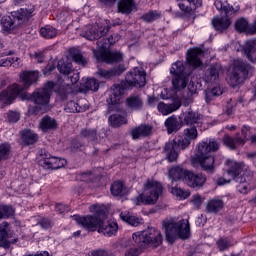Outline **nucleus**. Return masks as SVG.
I'll use <instances>...</instances> for the list:
<instances>
[{
	"label": "nucleus",
	"instance_id": "1",
	"mask_svg": "<svg viewBox=\"0 0 256 256\" xmlns=\"http://www.w3.org/2000/svg\"><path fill=\"white\" fill-rule=\"evenodd\" d=\"M183 136H176L173 142H167L164 146V153L166 155L167 161L173 163L177 161L179 157V149L185 151L191 145L192 141H195L199 137V132H197V127L190 126L183 131Z\"/></svg>",
	"mask_w": 256,
	"mask_h": 256
},
{
	"label": "nucleus",
	"instance_id": "2",
	"mask_svg": "<svg viewBox=\"0 0 256 256\" xmlns=\"http://www.w3.org/2000/svg\"><path fill=\"white\" fill-rule=\"evenodd\" d=\"M162 229L166 235V240L173 245L178 239H189L191 227L189 220L182 219L177 221L175 218H166L162 222Z\"/></svg>",
	"mask_w": 256,
	"mask_h": 256
},
{
	"label": "nucleus",
	"instance_id": "3",
	"mask_svg": "<svg viewBox=\"0 0 256 256\" xmlns=\"http://www.w3.org/2000/svg\"><path fill=\"white\" fill-rule=\"evenodd\" d=\"M90 213L94 215L80 216L74 215L72 218L77 225H81L86 231H96L101 223L107 219V208L104 205L94 204L89 207Z\"/></svg>",
	"mask_w": 256,
	"mask_h": 256
},
{
	"label": "nucleus",
	"instance_id": "4",
	"mask_svg": "<svg viewBox=\"0 0 256 256\" xmlns=\"http://www.w3.org/2000/svg\"><path fill=\"white\" fill-rule=\"evenodd\" d=\"M97 41V50H94V57L97 59L100 63H121L123 61V53L118 51H107L111 45H115L119 39H121V36L116 35L113 40H109V38H98Z\"/></svg>",
	"mask_w": 256,
	"mask_h": 256
},
{
	"label": "nucleus",
	"instance_id": "5",
	"mask_svg": "<svg viewBox=\"0 0 256 256\" xmlns=\"http://www.w3.org/2000/svg\"><path fill=\"white\" fill-rule=\"evenodd\" d=\"M39 74L34 71H25L20 75V79L24 83V87H21L19 84H13L8 87L7 90H4L0 93V103L4 105H11L13 101L17 98L19 93H23V89L31 87L33 83L37 81Z\"/></svg>",
	"mask_w": 256,
	"mask_h": 256
},
{
	"label": "nucleus",
	"instance_id": "6",
	"mask_svg": "<svg viewBox=\"0 0 256 256\" xmlns=\"http://www.w3.org/2000/svg\"><path fill=\"white\" fill-rule=\"evenodd\" d=\"M215 151H219V142L217 140L209 139L198 144L196 160L203 171H207L208 173L215 171V158L211 155V152Z\"/></svg>",
	"mask_w": 256,
	"mask_h": 256
},
{
	"label": "nucleus",
	"instance_id": "7",
	"mask_svg": "<svg viewBox=\"0 0 256 256\" xmlns=\"http://www.w3.org/2000/svg\"><path fill=\"white\" fill-rule=\"evenodd\" d=\"M55 87V83L47 82L42 88L36 89L32 93V101L35 105L30 107L28 112L31 115H37V113H47L49 111V101L51 100V93L53 92V88Z\"/></svg>",
	"mask_w": 256,
	"mask_h": 256
},
{
	"label": "nucleus",
	"instance_id": "8",
	"mask_svg": "<svg viewBox=\"0 0 256 256\" xmlns=\"http://www.w3.org/2000/svg\"><path fill=\"white\" fill-rule=\"evenodd\" d=\"M227 174L232 176L235 183H238L236 186L238 193H242L243 195L249 193V186L247 183L253 179V172H251V170H247L245 168V164L232 162Z\"/></svg>",
	"mask_w": 256,
	"mask_h": 256
},
{
	"label": "nucleus",
	"instance_id": "9",
	"mask_svg": "<svg viewBox=\"0 0 256 256\" xmlns=\"http://www.w3.org/2000/svg\"><path fill=\"white\" fill-rule=\"evenodd\" d=\"M132 239L140 249H145V247H152V249H157L161 243H163V236L161 232L155 228H148L142 232H136L132 235Z\"/></svg>",
	"mask_w": 256,
	"mask_h": 256
},
{
	"label": "nucleus",
	"instance_id": "10",
	"mask_svg": "<svg viewBox=\"0 0 256 256\" xmlns=\"http://www.w3.org/2000/svg\"><path fill=\"white\" fill-rule=\"evenodd\" d=\"M254 68L241 59L235 60L232 66V72L229 76L228 83L230 87H237L241 83H245L249 77L253 76Z\"/></svg>",
	"mask_w": 256,
	"mask_h": 256
},
{
	"label": "nucleus",
	"instance_id": "11",
	"mask_svg": "<svg viewBox=\"0 0 256 256\" xmlns=\"http://www.w3.org/2000/svg\"><path fill=\"white\" fill-rule=\"evenodd\" d=\"M161 195H163V185L155 180L148 179L144 183V192L137 197V201L138 203H144V205H155Z\"/></svg>",
	"mask_w": 256,
	"mask_h": 256
},
{
	"label": "nucleus",
	"instance_id": "12",
	"mask_svg": "<svg viewBox=\"0 0 256 256\" xmlns=\"http://www.w3.org/2000/svg\"><path fill=\"white\" fill-rule=\"evenodd\" d=\"M146 77L147 74L145 71H142L136 67L126 74L125 82L130 89L133 87H145L147 83Z\"/></svg>",
	"mask_w": 256,
	"mask_h": 256
},
{
	"label": "nucleus",
	"instance_id": "13",
	"mask_svg": "<svg viewBox=\"0 0 256 256\" xmlns=\"http://www.w3.org/2000/svg\"><path fill=\"white\" fill-rule=\"evenodd\" d=\"M242 137L237 134L236 137L225 136L224 144L229 147V149H237L238 145H245L246 141H249V135H251V127L244 125L241 129Z\"/></svg>",
	"mask_w": 256,
	"mask_h": 256
},
{
	"label": "nucleus",
	"instance_id": "14",
	"mask_svg": "<svg viewBox=\"0 0 256 256\" xmlns=\"http://www.w3.org/2000/svg\"><path fill=\"white\" fill-rule=\"evenodd\" d=\"M109 28H105L103 26L94 25L87 26L85 30L82 32L81 36L88 39V41H95L96 39H101L104 35H107Z\"/></svg>",
	"mask_w": 256,
	"mask_h": 256
},
{
	"label": "nucleus",
	"instance_id": "15",
	"mask_svg": "<svg viewBox=\"0 0 256 256\" xmlns=\"http://www.w3.org/2000/svg\"><path fill=\"white\" fill-rule=\"evenodd\" d=\"M40 165L44 167V169H61V167L67 165V160L53 157L50 154H44L40 160Z\"/></svg>",
	"mask_w": 256,
	"mask_h": 256
},
{
	"label": "nucleus",
	"instance_id": "16",
	"mask_svg": "<svg viewBox=\"0 0 256 256\" xmlns=\"http://www.w3.org/2000/svg\"><path fill=\"white\" fill-rule=\"evenodd\" d=\"M205 181H207V178L201 173L195 174L188 171L186 174L185 183L188 185V187H192L194 189L195 187H203V185H205Z\"/></svg>",
	"mask_w": 256,
	"mask_h": 256
},
{
	"label": "nucleus",
	"instance_id": "17",
	"mask_svg": "<svg viewBox=\"0 0 256 256\" xmlns=\"http://www.w3.org/2000/svg\"><path fill=\"white\" fill-rule=\"evenodd\" d=\"M201 57H203V50L200 48H193L188 51L186 61L191 65V67H201V65H203L201 62Z\"/></svg>",
	"mask_w": 256,
	"mask_h": 256
},
{
	"label": "nucleus",
	"instance_id": "18",
	"mask_svg": "<svg viewBox=\"0 0 256 256\" xmlns=\"http://www.w3.org/2000/svg\"><path fill=\"white\" fill-rule=\"evenodd\" d=\"M153 134V126L147 124H141L138 127H135L131 131V137L134 140L143 139L149 137Z\"/></svg>",
	"mask_w": 256,
	"mask_h": 256
},
{
	"label": "nucleus",
	"instance_id": "19",
	"mask_svg": "<svg viewBox=\"0 0 256 256\" xmlns=\"http://www.w3.org/2000/svg\"><path fill=\"white\" fill-rule=\"evenodd\" d=\"M123 73H125L124 65H118L110 70L99 68L97 71V75L103 79H113V77H119V75H123Z\"/></svg>",
	"mask_w": 256,
	"mask_h": 256
},
{
	"label": "nucleus",
	"instance_id": "20",
	"mask_svg": "<svg viewBox=\"0 0 256 256\" xmlns=\"http://www.w3.org/2000/svg\"><path fill=\"white\" fill-rule=\"evenodd\" d=\"M223 71L221 64L216 63L209 66L204 75L206 83H214L219 79V74Z\"/></svg>",
	"mask_w": 256,
	"mask_h": 256
},
{
	"label": "nucleus",
	"instance_id": "21",
	"mask_svg": "<svg viewBox=\"0 0 256 256\" xmlns=\"http://www.w3.org/2000/svg\"><path fill=\"white\" fill-rule=\"evenodd\" d=\"M127 89L131 88L127 85V82L125 80L122 81L120 84L113 85L111 88L112 95L110 96V102L109 100H107V102L115 105L117 103V97H121V95H124Z\"/></svg>",
	"mask_w": 256,
	"mask_h": 256
},
{
	"label": "nucleus",
	"instance_id": "22",
	"mask_svg": "<svg viewBox=\"0 0 256 256\" xmlns=\"http://www.w3.org/2000/svg\"><path fill=\"white\" fill-rule=\"evenodd\" d=\"M182 117L185 125H197L201 123V119H203V116L199 112L193 111L191 108L183 112Z\"/></svg>",
	"mask_w": 256,
	"mask_h": 256
},
{
	"label": "nucleus",
	"instance_id": "23",
	"mask_svg": "<svg viewBox=\"0 0 256 256\" xmlns=\"http://www.w3.org/2000/svg\"><path fill=\"white\" fill-rule=\"evenodd\" d=\"M164 125L168 135H171L172 133H177L183 127V122L179 121L177 116L173 115L165 120Z\"/></svg>",
	"mask_w": 256,
	"mask_h": 256
},
{
	"label": "nucleus",
	"instance_id": "24",
	"mask_svg": "<svg viewBox=\"0 0 256 256\" xmlns=\"http://www.w3.org/2000/svg\"><path fill=\"white\" fill-rule=\"evenodd\" d=\"M181 107V100H174L171 104H165L164 102H159L157 105V109L159 113L162 115H170V113H174Z\"/></svg>",
	"mask_w": 256,
	"mask_h": 256
},
{
	"label": "nucleus",
	"instance_id": "25",
	"mask_svg": "<svg viewBox=\"0 0 256 256\" xmlns=\"http://www.w3.org/2000/svg\"><path fill=\"white\" fill-rule=\"evenodd\" d=\"M57 125V120L46 115L40 120L39 128L43 133H49V131H55V129H57Z\"/></svg>",
	"mask_w": 256,
	"mask_h": 256
},
{
	"label": "nucleus",
	"instance_id": "26",
	"mask_svg": "<svg viewBox=\"0 0 256 256\" xmlns=\"http://www.w3.org/2000/svg\"><path fill=\"white\" fill-rule=\"evenodd\" d=\"M244 55L251 63H256V40H249L243 46Z\"/></svg>",
	"mask_w": 256,
	"mask_h": 256
},
{
	"label": "nucleus",
	"instance_id": "27",
	"mask_svg": "<svg viewBox=\"0 0 256 256\" xmlns=\"http://www.w3.org/2000/svg\"><path fill=\"white\" fill-rule=\"evenodd\" d=\"M119 229V226L117 225L116 222L110 221L106 223L100 224L98 228V233H103V235H107L108 237H111V235H115Z\"/></svg>",
	"mask_w": 256,
	"mask_h": 256
},
{
	"label": "nucleus",
	"instance_id": "28",
	"mask_svg": "<svg viewBox=\"0 0 256 256\" xmlns=\"http://www.w3.org/2000/svg\"><path fill=\"white\" fill-rule=\"evenodd\" d=\"M87 109H89V104H87L86 100L79 101L78 103L70 101L65 108L67 113H82L83 111H87Z\"/></svg>",
	"mask_w": 256,
	"mask_h": 256
},
{
	"label": "nucleus",
	"instance_id": "29",
	"mask_svg": "<svg viewBox=\"0 0 256 256\" xmlns=\"http://www.w3.org/2000/svg\"><path fill=\"white\" fill-rule=\"evenodd\" d=\"M189 83V75H175L172 78V87L174 91H181L187 87Z\"/></svg>",
	"mask_w": 256,
	"mask_h": 256
},
{
	"label": "nucleus",
	"instance_id": "30",
	"mask_svg": "<svg viewBox=\"0 0 256 256\" xmlns=\"http://www.w3.org/2000/svg\"><path fill=\"white\" fill-rule=\"evenodd\" d=\"M126 105L133 111H141L143 109V98L140 95H131L126 98Z\"/></svg>",
	"mask_w": 256,
	"mask_h": 256
},
{
	"label": "nucleus",
	"instance_id": "31",
	"mask_svg": "<svg viewBox=\"0 0 256 256\" xmlns=\"http://www.w3.org/2000/svg\"><path fill=\"white\" fill-rule=\"evenodd\" d=\"M21 141L26 146L35 145L39 141V136L31 130H24L21 132Z\"/></svg>",
	"mask_w": 256,
	"mask_h": 256
},
{
	"label": "nucleus",
	"instance_id": "32",
	"mask_svg": "<svg viewBox=\"0 0 256 256\" xmlns=\"http://www.w3.org/2000/svg\"><path fill=\"white\" fill-rule=\"evenodd\" d=\"M188 173L189 171L184 170L180 166L172 167L169 170V175L172 178V183L173 181H181V179H183V181H186Z\"/></svg>",
	"mask_w": 256,
	"mask_h": 256
},
{
	"label": "nucleus",
	"instance_id": "33",
	"mask_svg": "<svg viewBox=\"0 0 256 256\" xmlns=\"http://www.w3.org/2000/svg\"><path fill=\"white\" fill-rule=\"evenodd\" d=\"M120 219L131 225L132 227H139V225H143V219L137 216L131 215L129 212L120 213Z\"/></svg>",
	"mask_w": 256,
	"mask_h": 256
},
{
	"label": "nucleus",
	"instance_id": "34",
	"mask_svg": "<svg viewBox=\"0 0 256 256\" xmlns=\"http://www.w3.org/2000/svg\"><path fill=\"white\" fill-rule=\"evenodd\" d=\"M135 0H121L118 4V12L129 15L136 9Z\"/></svg>",
	"mask_w": 256,
	"mask_h": 256
},
{
	"label": "nucleus",
	"instance_id": "35",
	"mask_svg": "<svg viewBox=\"0 0 256 256\" xmlns=\"http://www.w3.org/2000/svg\"><path fill=\"white\" fill-rule=\"evenodd\" d=\"M34 11L35 6H31L29 9L21 8L16 12L15 20L22 21V23H26V21H29V19L33 17Z\"/></svg>",
	"mask_w": 256,
	"mask_h": 256
},
{
	"label": "nucleus",
	"instance_id": "36",
	"mask_svg": "<svg viewBox=\"0 0 256 256\" xmlns=\"http://www.w3.org/2000/svg\"><path fill=\"white\" fill-rule=\"evenodd\" d=\"M110 191L114 197H123L127 195V187L121 181H115L111 187Z\"/></svg>",
	"mask_w": 256,
	"mask_h": 256
},
{
	"label": "nucleus",
	"instance_id": "37",
	"mask_svg": "<svg viewBox=\"0 0 256 256\" xmlns=\"http://www.w3.org/2000/svg\"><path fill=\"white\" fill-rule=\"evenodd\" d=\"M223 200L221 199H212L209 200L206 206L207 213H219L224 207Z\"/></svg>",
	"mask_w": 256,
	"mask_h": 256
},
{
	"label": "nucleus",
	"instance_id": "38",
	"mask_svg": "<svg viewBox=\"0 0 256 256\" xmlns=\"http://www.w3.org/2000/svg\"><path fill=\"white\" fill-rule=\"evenodd\" d=\"M80 90L87 93V91H98L99 82L95 78H88L84 84H81Z\"/></svg>",
	"mask_w": 256,
	"mask_h": 256
},
{
	"label": "nucleus",
	"instance_id": "39",
	"mask_svg": "<svg viewBox=\"0 0 256 256\" xmlns=\"http://www.w3.org/2000/svg\"><path fill=\"white\" fill-rule=\"evenodd\" d=\"M212 25L216 31H225L231 25V22L227 18H214Z\"/></svg>",
	"mask_w": 256,
	"mask_h": 256
},
{
	"label": "nucleus",
	"instance_id": "40",
	"mask_svg": "<svg viewBox=\"0 0 256 256\" xmlns=\"http://www.w3.org/2000/svg\"><path fill=\"white\" fill-rule=\"evenodd\" d=\"M15 215V208L11 205L0 204V219H9Z\"/></svg>",
	"mask_w": 256,
	"mask_h": 256
},
{
	"label": "nucleus",
	"instance_id": "41",
	"mask_svg": "<svg viewBox=\"0 0 256 256\" xmlns=\"http://www.w3.org/2000/svg\"><path fill=\"white\" fill-rule=\"evenodd\" d=\"M202 3L203 1L196 0V3L181 2L178 5L181 11H183L184 13H191L195 11L197 7H201Z\"/></svg>",
	"mask_w": 256,
	"mask_h": 256
},
{
	"label": "nucleus",
	"instance_id": "42",
	"mask_svg": "<svg viewBox=\"0 0 256 256\" xmlns=\"http://www.w3.org/2000/svg\"><path fill=\"white\" fill-rule=\"evenodd\" d=\"M249 20L246 18H239L235 22V30L238 33H249Z\"/></svg>",
	"mask_w": 256,
	"mask_h": 256
},
{
	"label": "nucleus",
	"instance_id": "43",
	"mask_svg": "<svg viewBox=\"0 0 256 256\" xmlns=\"http://www.w3.org/2000/svg\"><path fill=\"white\" fill-rule=\"evenodd\" d=\"M40 35L44 37V39H54V37L59 35V32L51 26H45L40 29Z\"/></svg>",
	"mask_w": 256,
	"mask_h": 256
},
{
	"label": "nucleus",
	"instance_id": "44",
	"mask_svg": "<svg viewBox=\"0 0 256 256\" xmlns=\"http://www.w3.org/2000/svg\"><path fill=\"white\" fill-rule=\"evenodd\" d=\"M110 124L112 127H121V125H127V118L119 114H113L109 117Z\"/></svg>",
	"mask_w": 256,
	"mask_h": 256
},
{
	"label": "nucleus",
	"instance_id": "45",
	"mask_svg": "<svg viewBox=\"0 0 256 256\" xmlns=\"http://www.w3.org/2000/svg\"><path fill=\"white\" fill-rule=\"evenodd\" d=\"M170 73L173 77H175V75H189V73L185 72V65H183V62L181 61H177L172 64Z\"/></svg>",
	"mask_w": 256,
	"mask_h": 256
},
{
	"label": "nucleus",
	"instance_id": "46",
	"mask_svg": "<svg viewBox=\"0 0 256 256\" xmlns=\"http://www.w3.org/2000/svg\"><path fill=\"white\" fill-rule=\"evenodd\" d=\"M80 137L89 141H97V130L95 128H84L80 131Z\"/></svg>",
	"mask_w": 256,
	"mask_h": 256
},
{
	"label": "nucleus",
	"instance_id": "47",
	"mask_svg": "<svg viewBox=\"0 0 256 256\" xmlns=\"http://www.w3.org/2000/svg\"><path fill=\"white\" fill-rule=\"evenodd\" d=\"M70 55L75 63L78 65H87V60L83 57V54H81V51L72 48L70 49Z\"/></svg>",
	"mask_w": 256,
	"mask_h": 256
},
{
	"label": "nucleus",
	"instance_id": "48",
	"mask_svg": "<svg viewBox=\"0 0 256 256\" xmlns=\"http://www.w3.org/2000/svg\"><path fill=\"white\" fill-rule=\"evenodd\" d=\"M173 182L171 184V188H170V193H172V195H175L176 197H179L180 199H187L188 197L191 196V192L187 191V190H183L177 186H173Z\"/></svg>",
	"mask_w": 256,
	"mask_h": 256
},
{
	"label": "nucleus",
	"instance_id": "49",
	"mask_svg": "<svg viewBox=\"0 0 256 256\" xmlns=\"http://www.w3.org/2000/svg\"><path fill=\"white\" fill-rule=\"evenodd\" d=\"M17 241H19L18 238H15L14 240H9L7 230L0 227V247H6V245H10V243H17Z\"/></svg>",
	"mask_w": 256,
	"mask_h": 256
},
{
	"label": "nucleus",
	"instance_id": "50",
	"mask_svg": "<svg viewBox=\"0 0 256 256\" xmlns=\"http://www.w3.org/2000/svg\"><path fill=\"white\" fill-rule=\"evenodd\" d=\"M161 12L157 10H151L145 14H143L142 19L145 21V23H153V21H157V19H160Z\"/></svg>",
	"mask_w": 256,
	"mask_h": 256
},
{
	"label": "nucleus",
	"instance_id": "51",
	"mask_svg": "<svg viewBox=\"0 0 256 256\" xmlns=\"http://www.w3.org/2000/svg\"><path fill=\"white\" fill-rule=\"evenodd\" d=\"M217 247L219 251H227L229 247H233L235 245V242H232L229 238H220L217 242Z\"/></svg>",
	"mask_w": 256,
	"mask_h": 256
},
{
	"label": "nucleus",
	"instance_id": "52",
	"mask_svg": "<svg viewBox=\"0 0 256 256\" xmlns=\"http://www.w3.org/2000/svg\"><path fill=\"white\" fill-rule=\"evenodd\" d=\"M57 69L62 75H69L73 69V65L71 63H65V61L60 60L57 65Z\"/></svg>",
	"mask_w": 256,
	"mask_h": 256
},
{
	"label": "nucleus",
	"instance_id": "53",
	"mask_svg": "<svg viewBox=\"0 0 256 256\" xmlns=\"http://www.w3.org/2000/svg\"><path fill=\"white\" fill-rule=\"evenodd\" d=\"M11 146L8 143L0 144V162L9 159Z\"/></svg>",
	"mask_w": 256,
	"mask_h": 256
},
{
	"label": "nucleus",
	"instance_id": "54",
	"mask_svg": "<svg viewBox=\"0 0 256 256\" xmlns=\"http://www.w3.org/2000/svg\"><path fill=\"white\" fill-rule=\"evenodd\" d=\"M2 29L3 31H13L15 29V22L11 17L2 18Z\"/></svg>",
	"mask_w": 256,
	"mask_h": 256
},
{
	"label": "nucleus",
	"instance_id": "55",
	"mask_svg": "<svg viewBox=\"0 0 256 256\" xmlns=\"http://www.w3.org/2000/svg\"><path fill=\"white\" fill-rule=\"evenodd\" d=\"M203 201H204L203 197H201V195L199 194L193 195L191 199V203L192 205H194L196 209H199V207L203 205Z\"/></svg>",
	"mask_w": 256,
	"mask_h": 256
},
{
	"label": "nucleus",
	"instance_id": "56",
	"mask_svg": "<svg viewBox=\"0 0 256 256\" xmlns=\"http://www.w3.org/2000/svg\"><path fill=\"white\" fill-rule=\"evenodd\" d=\"M7 119L9 123H17L20 119V115L18 112L10 111L8 112Z\"/></svg>",
	"mask_w": 256,
	"mask_h": 256
},
{
	"label": "nucleus",
	"instance_id": "57",
	"mask_svg": "<svg viewBox=\"0 0 256 256\" xmlns=\"http://www.w3.org/2000/svg\"><path fill=\"white\" fill-rule=\"evenodd\" d=\"M31 57H32V59H35V61H37V63H43V61H45V55L41 51L31 54Z\"/></svg>",
	"mask_w": 256,
	"mask_h": 256
},
{
	"label": "nucleus",
	"instance_id": "58",
	"mask_svg": "<svg viewBox=\"0 0 256 256\" xmlns=\"http://www.w3.org/2000/svg\"><path fill=\"white\" fill-rule=\"evenodd\" d=\"M139 255H141V250H139V248H129L124 253V256H139Z\"/></svg>",
	"mask_w": 256,
	"mask_h": 256
},
{
	"label": "nucleus",
	"instance_id": "59",
	"mask_svg": "<svg viewBox=\"0 0 256 256\" xmlns=\"http://www.w3.org/2000/svg\"><path fill=\"white\" fill-rule=\"evenodd\" d=\"M91 256H113V254L109 253L107 250L99 249V250H94L91 253Z\"/></svg>",
	"mask_w": 256,
	"mask_h": 256
},
{
	"label": "nucleus",
	"instance_id": "60",
	"mask_svg": "<svg viewBox=\"0 0 256 256\" xmlns=\"http://www.w3.org/2000/svg\"><path fill=\"white\" fill-rule=\"evenodd\" d=\"M39 225L42 227V229H49L51 228V220H49L48 218H42L39 221Z\"/></svg>",
	"mask_w": 256,
	"mask_h": 256
},
{
	"label": "nucleus",
	"instance_id": "61",
	"mask_svg": "<svg viewBox=\"0 0 256 256\" xmlns=\"http://www.w3.org/2000/svg\"><path fill=\"white\" fill-rule=\"evenodd\" d=\"M147 103L149 107H155L159 103V98L148 96Z\"/></svg>",
	"mask_w": 256,
	"mask_h": 256
},
{
	"label": "nucleus",
	"instance_id": "62",
	"mask_svg": "<svg viewBox=\"0 0 256 256\" xmlns=\"http://www.w3.org/2000/svg\"><path fill=\"white\" fill-rule=\"evenodd\" d=\"M208 90L210 92V95H214L215 97H219V95H223V91H221L220 87H214Z\"/></svg>",
	"mask_w": 256,
	"mask_h": 256
},
{
	"label": "nucleus",
	"instance_id": "63",
	"mask_svg": "<svg viewBox=\"0 0 256 256\" xmlns=\"http://www.w3.org/2000/svg\"><path fill=\"white\" fill-rule=\"evenodd\" d=\"M68 207L67 206H65V205H63V204H57L56 205V211L58 212V213H60V215L61 214H63V213H65V211H68Z\"/></svg>",
	"mask_w": 256,
	"mask_h": 256
},
{
	"label": "nucleus",
	"instance_id": "64",
	"mask_svg": "<svg viewBox=\"0 0 256 256\" xmlns=\"http://www.w3.org/2000/svg\"><path fill=\"white\" fill-rule=\"evenodd\" d=\"M249 35H255L256 33V19L253 21L252 25H250L248 29Z\"/></svg>",
	"mask_w": 256,
	"mask_h": 256
}]
</instances>
